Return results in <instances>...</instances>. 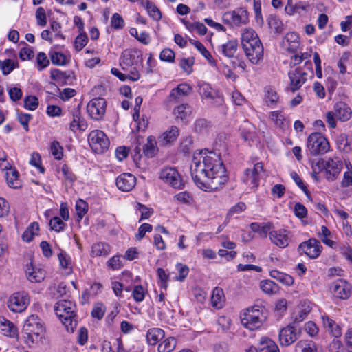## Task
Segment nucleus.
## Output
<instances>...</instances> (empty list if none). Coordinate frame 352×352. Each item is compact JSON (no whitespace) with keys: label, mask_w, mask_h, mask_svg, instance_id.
<instances>
[{"label":"nucleus","mask_w":352,"mask_h":352,"mask_svg":"<svg viewBox=\"0 0 352 352\" xmlns=\"http://www.w3.org/2000/svg\"><path fill=\"white\" fill-rule=\"evenodd\" d=\"M190 173L196 185L205 191L221 188L228 179L220 155L214 152L194 153Z\"/></svg>","instance_id":"obj_1"},{"label":"nucleus","mask_w":352,"mask_h":352,"mask_svg":"<svg viewBox=\"0 0 352 352\" xmlns=\"http://www.w3.org/2000/svg\"><path fill=\"white\" fill-rule=\"evenodd\" d=\"M23 331L25 334V342L30 346L42 342L45 338V328L41 320L35 315H31L26 319Z\"/></svg>","instance_id":"obj_2"},{"label":"nucleus","mask_w":352,"mask_h":352,"mask_svg":"<svg viewBox=\"0 0 352 352\" xmlns=\"http://www.w3.org/2000/svg\"><path fill=\"white\" fill-rule=\"evenodd\" d=\"M266 318L265 307L261 305H254L241 314V324L251 331L259 329Z\"/></svg>","instance_id":"obj_3"},{"label":"nucleus","mask_w":352,"mask_h":352,"mask_svg":"<svg viewBox=\"0 0 352 352\" xmlns=\"http://www.w3.org/2000/svg\"><path fill=\"white\" fill-rule=\"evenodd\" d=\"M75 309V303L72 300L66 299L60 300L54 306L56 314L68 331H73L77 324Z\"/></svg>","instance_id":"obj_4"},{"label":"nucleus","mask_w":352,"mask_h":352,"mask_svg":"<svg viewBox=\"0 0 352 352\" xmlns=\"http://www.w3.org/2000/svg\"><path fill=\"white\" fill-rule=\"evenodd\" d=\"M288 75L290 80L289 89L295 92L301 87L308 78L314 76L311 62L309 60L305 62L303 67H296L290 71Z\"/></svg>","instance_id":"obj_5"},{"label":"nucleus","mask_w":352,"mask_h":352,"mask_svg":"<svg viewBox=\"0 0 352 352\" xmlns=\"http://www.w3.org/2000/svg\"><path fill=\"white\" fill-rule=\"evenodd\" d=\"M307 148L311 155H322L329 151L330 145L320 133H313L307 138Z\"/></svg>","instance_id":"obj_6"},{"label":"nucleus","mask_w":352,"mask_h":352,"mask_svg":"<svg viewBox=\"0 0 352 352\" xmlns=\"http://www.w3.org/2000/svg\"><path fill=\"white\" fill-rule=\"evenodd\" d=\"M30 302L29 294L24 291L16 292L10 295L6 302L8 308L14 313L24 311Z\"/></svg>","instance_id":"obj_7"},{"label":"nucleus","mask_w":352,"mask_h":352,"mask_svg":"<svg viewBox=\"0 0 352 352\" xmlns=\"http://www.w3.org/2000/svg\"><path fill=\"white\" fill-rule=\"evenodd\" d=\"M316 166H318V171L324 169L327 179L329 181H333L339 175L342 168V162L337 158H329L327 161L320 160L316 162Z\"/></svg>","instance_id":"obj_8"},{"label":"nucleus","mask_w":352,"mask_h":352,"mask_svg":"<svg viewBox=\"0 0 352 352\" xmlns=\"http://www.w3.org/2000/svg\"><path fill=\"white\" fill-rule=\"evenodd\" d=\"M88 142L92 150L97 153L107 151L110 144L107 136L100 130L92 131L88 135Z\"/></svg>","instance_id":"obj_9"},{"label":"nucleus","mask_w":352,"mask_h":352,"mask_svg":"<svg viewBox=\"0 0 352 352\" xmlns=\"http://www.w3.org/2000/svg\"><path fill=\"white\" fill-rule=\"evenodd\" d=\"M301 329L294 322L289 324L279 331V342L282 346H288L294 343L300 337Z\"/></svg>","instance_id":"obj_10"},{"label":"nucleus","mask_w":352,"mask_h":352,"mask_svg":"<svg viewBox=\"0 0 352 352\" xmlns=\"http://www.w3.org/2000/svg\"><path fill=\"white\" fill-rule=\"evenodd\" d=\"M199 93L202 99L208 100L212 105L219 107L223 103V97L218 91L214 89L210 85L206 82L198 84Z\"/></svg>","instance_id":"obj_11"},{"label":"nucleus","mask_w":352,"mask_h":352,"mask_svg":"<svg viewBox=\"0 0 352 352\" xmlns=\"http://www.w3.org/2000/svg\"><path fill=\"white\" fill-rule=\"evenodd\" d=\"M246 56L253 64H257L263 57V47L259 38L242 45Z\"/></svg>","instance_id":"obj_12"},{"label":"nucleus","mask_w":352,"mask_h":352,"mask_svg":"<svg viewBox=\"0 0 352 352\" xmlns=\"http://www.w3.org/2000/svg\"><path fill=\"white\" fill-rule=\"evenodd\" d=\"M223 20L233 26H241L248 23L249 14L245 8H239L233 11L226 12Z\"/></svg>","instance_id":"obj_13"},{"label":"nucleus","mask_w":352,"mask_h":352,"mask_svg":"<svg viewBox=\"0 0 352 352\" xmlns=\"http://www.w3.org/2000/svg\"><path fill=\"white\" fill-rule=\"evenodd\" d=\"M160 177L174 188L181 189L184 186L180 175L173 168H166L162 170Z\"/></svg>","instance_id":"obj_14"},{"label":"nucleus","mask_w":352,"mask_h":352,"mask_svg":"<svg viewBox=\"0 0 352 352\" xmlns=\"http://www.w3.org/2000/svg\"><path fill=\"white\" fill-rule=\"evenodd\" d=\"M87 112L92 119L99 120L106 111V101L102 98H95L87 104Z\"/></svg>","instance_id":"obj_15"},{"label":"nucleus","mask_w":352,"mask_h":352,"mask_svg":"<svg viewBox=\"0 0 352 352\" xmlns=\"http://www.w3.org/2000/svg\"><path fill=\"white\" fill-rule=\"evenodd\" d=\"M142 60V55L140 51L136 50H125L122 53L120 65L124 71H128L129 67L138 65Z\"/></svg>","instance_id":"obj_16"},{"label":"nucleus","mask_w":352,"mask_h":352,"mask_svg":"<svg viewBox=\"0 0 352 352\" xmlns=\"http://www.w3.org/2000/svg\"><path fill=\"white\" fill-rule=\"evenodd\" d=\"M263 171V165L258 162L251 168H247L245 171L243 182L248 185H252V188H256L259 184L260 173Z\"/></svg>","instance_id":"obj_17"},{"label":"nucleus","mask_w":352,"mask_h":352,"mask_svg":"<svg viewBox=\"0 0 352 352\" xmlns=\"http://www.w3.org/2000/svg\"><path fill=\"white\" fill-rule=\"evenodd\" d=\"M321 249L320 243L316 239H310L299 245V250L305 252L311 258L318 257L321 252Z\"/></svg>","instance_id":"obj_18"},{"label":"nucleus","mask_w":352,"mask_h":352,"mask_svg":"<svg viewBox=\"0 0 352 352\" xmlns=\"http://www.w3.org/2000/svg\"><path fill=\"white\" fill-rule=\"evenodd\" d=\"M270 239L272 243L282 248L287 247L290 241L289 232L284 229L272 230L270 232Z\"/></svg>","instance_id":"obj_19"},{"label":"nucleus","mask_w":352,"mask_h":352,"mask_svg":"<svg viewBox=\"0 0 352 352\" xmlns=\"http://www.w3.org/2000/svg\"><path fill=\"white\" fill-rule=\"evenodd\" d=\"M136 184V178L131 173H123L116 179L118 188L124 191L129 192L131 190Z\"/></svg>","instance_id":"obj_20"},{"label":"nucleus","mask_w":352,"mask_h":352,"mask_svg":"<svg viewBox=\"0 0 352 352\" xmlns=\"http://www.w3.org/2000/svg\"><path fill=\"white\" fill-rule=\"evenodd\" d=\"M25 274L30 282L39 283L44 280L46 272L41 265H28Z\"/></svg>","instance_id":"obj_21"},{"label":"nucleus","mask_w":352,"mask_h":352,"mask_svg":"<svg viewBox=\"0 0 352 352\" xmlns=\"http://www.w3.org/2000/svg\"><path fill=\"white\" fill-rule=\"evenodd\" d=\"M283 47L289 52H295L300 46V38L295 32H288L282 41Z\"/></svg>","instance_id":"obj_22"},{"label":"nucleus","mask_w":352,"mask_h":352,"mask_svg":"<svg viewBox=\"0 0 352 352\" xmlns=\"http://www.w3.org/2000/svg\"><path fill=\"white\" fill-rule=\"evenodd\" d=\"M334 296L341 299H346L351 294L350 286L343 280H338L332 285Z\"/></svg>","instance_id":"obj_23"},{"label":"nucleus","mask_w":352,"mask_h":352,"mask_svg":"<svg viewBox=\"0 0 352 352\" xmlns=\"http://www.w3.org/2000/svg\"><path fill=\"white\" fill-rule=\"evenodd\" d=\"M72 121L70 123L69 129L73 132H76L78 130L84 131L87 129V122L81 118L80 111L78 108L74 109L72 111Z\"/></svg>","instance_id":"obj_24"},{"label":"nucleus","mask_w":352,"mask_h":352,"mask_svg":"<svg viewBox=\"0 0 352 352\" xmlns=\"http://www.w3.org/2000/svg\"><path fill=\"white\" fill-rule=\"evenodd\" d=\"M311 310V303L309 301H302L297 307L293 316L294 323L302 322Z\"/></svg>","instance_id":"obj_25"},{"label":"nucleus","mask_w":352,"mask_h":352,"mask_svg":"<svg viewBox=\"0 0 352 352\" xmlns=\"http://www.w3.org/2000/svg\"><path fill=\"white\" fill-rule=\"evenodd\" d=\"M322 324L327 331L335 338L342 336V327L328 316H322Z\"/></svg>","instance_id":"obj_26"},{"label":"nucleus","mask_w":352,"mask_h":352,"mask_svg":"<svg viewBox=\"0 0 352 352\" xmlns=\"http://www.w3.org/2000/svg\"><path fill=\"white\" fill-rule=\"evenodd\" d=\"M257 350L258 352H280L276 342L267 337H262L259 340Z\"/></svg>","instance_id":"obj_27"},{"label":"nucleus","mask_w":352,"mask_h":352,"mask_svg":"<svg viewBox=\"0 0 352 352\" xmlns=\"http://www.w3.org/2000/svg\"><path fill=\"white\" fill-rule=\"evenodd\" d=\"M165 333L161 328L153 327L146 332V340L149 345L154 346L164 338Z\"/></svg>","instance_id":"obj_28"},{"label":"nucleus","mask_w":352,"mask_h":352,"mask_svg":"<svg viewBox=\"0 0 352 352\" xmlns=\"http://www.w3.org/2000/svg\"><path fill=\"white\" fill-rule=\"evenodd\" d=\"M179 129L175 126H170L164 131L159 138V141L162 145H167L175 142L179 135Z\"/></svg>","instance_id":"obj_29"},{"label":"nucleus","mask_w":352,"mask_h":352,"mask_svg":"<svg viewBox=\"0 0 352 352\" xmlns=\"http://www.w3.org/2000/svg\"><path fill=\"white\" fill-rule=\"evenodd\" d=\"M335 116L342 120L346 121L351 118V111L344 102H338L334 106Z\"/></svg>","instance_id":"obj_30"},{"label":"nucleus","mask_w":352,"mask_h":352,"mask_svg":"<svg viewBox=\"0 0 352 352\" xmlns=\"http://www.w3.org/2000/svg\"><path fill=\"white\" fill-rule=\"evenodd\" d=\"M225 302V296L221 288L215 287L211 296V304L216 309H221Z\"/></svg>","instance_id":"obj_31"},{"label":"nucleus","mask_w":352,"mask_h":352,"mask_svg":"<svg viewBox=\"0 0 352 352\" xmlns=\"http://www.w3.org/2000/svg\"><path fill=\"white\" fill-rule=\"evenodd\" d=\"M237 42L236 41H229L220 47L221 53L228 58H233L237 50Z\"/></svg>","instance_id":"obj_32"},{"label":"nucleus","mask_w":352,"mask_h":352,"mask_svg":"<svg viewBox=\"0 0 352 352\" xmlns=\"http://www.w3.org/2000/svg\"><path fill=\"white\" fill-rule=\"evenodd\" d=\"M259 287L263 293L267 295L275 294L279 289L277 284L268 279L261 280L259 283Z\"/></svg>","instance_id":"obj_33"},{"label":"nucleus","mask_w":352,"mask_h":352,"mask_svg":"<svg viewBox=\"0 0 352 352\" xmlns=\"http://www.w3.org/2000/svg\"><path fill=\"white\" fill-rule=\"evenodd\" d=\"M270 275L272 278L276 279L286 285H291L294 283V278L292 276L276 270H270Z\"/></svg>","instance_id":"obj_34"},{"label":"nucleus","mask_w":352,"mask_h":352,"mask_svg":"<svg viewBox=\"0 0 352 352\" xmlns=\"http://www.w3.org/2000/svg\"><path fill=\"white\" fill-rule=\"evenodd\" d=\"M48 289L54 298L68 296L69 289L64 283H60L57 286H50Z\"/></svg>","instance_id":"obj_35"},{"label":"nucleus","mask_w":352,"mask_h":352,"mask_svg":"<svg viewBox=\"0 0 352 352\" xmlns=\"http://www.w3.org/2000/svg\"><path fill=\"white\" fill-rule=\"evenodd\" d=\"M272 226L270 223H252L250 224L252 230L258 232L262 238H266L268 234L270 235V232L272 231Z\"/></svg>","instance_id":"obj_36"},{"label":"nucleus","mask_w":352,"mask_h":352,"mask_svg":"<svg viewBox=\"0 0 352 352\" xmlns=\"http://www.w3.org/2000/svg\"><path fill=\"white\" fill-rule=\"evenodd\" d=\"M144 154L148 157H153L157 151L156 141L154 137L149 136L147 138V142L142 148Z\"/></svg>","instance_id":"obj_37"},{"label":"nucleus","mask_w":352,"mask_h":352,"mask_svg":"<svg viewBox=\"0 0 352 352\" xmlns=\"http://www.w3.org/2000/svg\"><path fill=\"white\" fill-rule=\"evenodd\" d=\"M19 173L16 169L9 168L6 173V179L8 186L13 188L20 187V182L18 179Z\"/></svg>","instance_id":"obj_38"},{"label":"nucleus","mask_w":352,"mask_h":352,"mask_svg":"<svg viewBox=\"0 0 352 352\" xmlns=\"http://www.w3.org/2000/svg\"><path fill=\"white\" fill-rule=\"evenodd\" d=\"M177 344V340L173 337H168L162 340L158 345V352H171Z\"/></svg>","instance_id":"obj_39"},{"label":"nucleus","mask_w":352,"mask_h":352,"mask_svg":"<svg viewBox=\"0 0 352 352\" xmlns=\"http://www.w3.org/2000/svg\"><path fill=\"white\" fill-rule=\"evenodd\" d=\"M295 352H317V346L313 342L300 340L295 346Z\"/></svg>","instance_id":"obj_40"},{"label":"nucleus","mask_w":352,"mask_h":352,"mask_svg":"<svg viewBox=\"0 0 352 352\" xmlns=\"http://www.w3.org/2000/svg\"><path fill=\"white\" fill-rule=\"evenodd\" d=\"M1 325L3 335L10 338H13L16 335L17 329L15 325L10 320L3 318Z\"/></svg>","instance_id":"obj_41"},{"label":"nucleus","mask_w":352,"mask_h":352,"mask_svg":"<svg viewBox=\"0 0 352 352\" xmlns=\"http://www.w3.org/2000/svg\"><path fill=\"white\" fill-rule=\"evenodd\" d=\"M39 230L38 223L36 222L32 223L27 229L24 231L22 239L25 242L31 241L34 236L38 234Z\"/></svg>","instance_id":"obj_42"},{"label":"nucleus","mask_w":352,"mask_h":352,"mask_svg":"<svg viewBox=\"0 0 352 352\" xmlns=\"http://www.w3.org/2000/svg\"><path fill=\"white\" fill-rule=\"evenodd\" d=\"M110 250L109 245L104 243H98L93 245L91 254L93 256H106Z\"/></svg>","instance_id":"obj_43"},{"label":"nucleus","mask_w":352,"mask_h":352,"mask_svg":"<svg viewBox=\"0 0 352 352\" xmlns=\"http://www.w3.org/2000/svg\"><path fill=\"white\" fill-rule=\"evenodd\" d=\"M267 23L269 27L271 29H274L276 33L280 34L284 30L281 20L276 15H270L267 19Z\"/></svg>","instance_id":"obj_44"},{"label":"nucleus","mask_w":352,"mask_h":352,"mask_svg":"<svg viewBox=\"0 0 352 352\" xmlns=\"http://www.w3.org/2000/svg\"><path fill=\"white\" fill-rule=\"evenodd\" d=\"M190 108L188 104H182L174 109L173 114L175 116L177 119L183 120L190 115Z\"/></svg>","instance_id":"obj_45"},{"label":"nucleus","mask_w":352,"mask_h":352,"mask_svg":"<svg viewBox=\"0 0 352 352\" xmlns=\"http://www.w3.org/2000/svg\"><path fill=\"white\" fill-rule=\"evenodd\" d=\"M106 312V306L101 302H98L93 305L91 310V316L98 320H100Z\"/></svg>","instance_id":"obj_46"},{"label":"nucleus","mask_w":352,"mask_h":352,"mask_svg":"<svg viewBox=\"0 0 352 352\" xmlns=\"http://www.w3.org/2000/svg\"><path fill=\"white\" fill-rule=\"evenodd\" d=\"M147 294V289L141 285L134 286L132 296L136 302H142Z\"/></svg>","instance_id":"obj_47"},{"label":"nucleus","mask_w":352,"mask_h":352,"mask_svg":"<svg viewBox=\"0 0 352 352\" xmlns=\"http://www.w3.org/2000/svg\"><path fill=\"white\" fill-rule=\"evenodd\" d=\"M18 67V63L14 61L12 59H6L4 60H0V69L2 71L4 75H8L12 72V71Z\"/></svg>","instance_id":"obj_48"},{"label":"nucleus","mask_w":352,"mask_h":352,"mask_svg":"<svg viewBox=\"0 0 352 352\" xmlns=\"http://www.w3.org/2000/svg\"><path fill=\"white\" fill-rule=\"evenodd\" d=\"M336 142L340 150L346 153L351 150L350 142L347 135L344 133L340 134L338 137Z\"/></svg>","instance_id":"obj_49"},{"label":"nucleus","mask_w":352,"mask_h":352,"mask_svg":"<svg viewBox=\"0 0 352 352\" xmlns=\"http://www.w3.org/2000/svg\"><path fill=\"white\" fill-rule=\"evenodd\" d=\"M190 42L193 44L195 47L200 52V53L208 60L210 63H214V59L210 53L209 51L204 46V45L198 41L195 40H190Z\"/></svg>","instance_id":"obj_50"},{"label":"nucleus","mask_w":352,"mask_h":352,"mask_svg":"<svg viewBox=\"0 0 352 352\" xmlns=\"http://www.w3.org/2000/svg\"><path fill=\"white\" fill-rule=\"evenodd\" d=\"M157 276L159 278L158 284L161 289L164 291L168 288V280L170 275L167 274L166 272L162 268L157 270ZM171 277L173 276V273L170 274Z\"/></svg>","instance_id":"obj_51"},{"label":"nucleus","mask_w":352,"mask_h":352,"mask_svg":"<svg viewBox=\"0 0 352 352\" xmlns=\"http://www.w3.org/2000/svg\"><path fill=\"white\" fill-rule=\"evenodd\" d=\"M144 3H146V9L150 16L153 18L155 20H159L161 19V12L155 4L148 0H146Z\"/></svg>","instance_id":"obj_52"},{"label":"nucleus","mask_w":352,"mask_h":352,"mask_svg":"<svg viewBox=\"0 0 352 352\" xmlns=\"http://www.w3.org/2000/svg\"><path fill=\"white\" fill-rule=\"evenodd\" d=\"M102 289V285L100 283H93L89 290H87L82 294L84 298H89L90 296H94L100 294Z\"/></svg>","instance_id":"obj_53"},{"label":"nucleus","mask_w":352,"mask_h":352,"mask_svg":"<svg viewBox=\"0 0 352 352\" xmlns=\"http://www.w3.org/2000/svg\"><path fill=\"white\" fill-rule=\"evenodd\" d=\"M254 38H259L257 34L252 29H245L241 35V45L254 41Z\"/></svg>","instance_id":"obj_54"},{"label":"nucleus","mask_w":352,"mask_h":352,"mask_svg":"<svg viewBox=\"0 0 352 352\" xmlns=\"http://www.w3.org/2000/svg\"><path fill=\"white\" fill-rule=\"evenodd\" d=\"M88 38L85 32H81L76 38L74 47L77 51H80L87 43Z\"/></svg>","instance_id":"obj_55"},{"label":"nucleus","mask_w":352,"mask_h":352,"mask_svg":"<svg viewBox=\"0 0 352 352\" xmlns=\"http://www.w3.org/2000/svg\"><path fill=\"white\" fill-rule=\"evenodd\" d=\"M287 309V301L284 299L281 298L278 300L274 305V312L280 316H282Z\"/></svg>","instance_id":"obj_56"},{"label":"nucleus","mask_w":352,"mask_h":352,"mask_svg":"<svg viewBox=\"0 0 352 352\" xmlns=\"http://www.w3.org/2000/svg\"><path fill=\"white\" fill-rule=\"evenodd\" d=\"M37 68L41 71L50 65V60L44 52H39L36 56Z\"/></svg>","instance_id":"obj_57"},{"label":"nucleus","mask_w":352,"mask_h":352,"mask_svg":"<svg viewBox=\"0 0 352 352\" xmlns=\"http://www.w3.org/2000/svg\"><path fill=\"white\" fill-rule=\"evenodd\" d=\"M63 147L58 141H54L51 144V151L56 160H60L63 156Z\"/></svg>","instance_id":"obj_58"},{"label":"nucleus","mask_w":352,"mask_h":352,"mask_svg":"<svg viewBox=\"0 0 352 352\" xmlns=\"http://www.w3.org/2000/svg\"><path fill=\"white\" fill-rule=\"evenodd\" d=\"M38 106V99L34 96H28L24 99L25 108L33 111Z\"/></svg>","instance_id":"obj_59"},{"label":"nucleus","mask_w":352,"mask_h":352,"mask_svg":"<svg viewBox=\"0 0 352 352\" xmlns=\"http://www.w3.org/2000/svg\"><path fill=\"white\" fill-rule=\"evenodd\" d=\"M291 177L294 179V181L296 182V184L298 185V186L303 190V192L306 194L307 198L311 200V195L307 190V186L304 184L303 182L299 177V175L296 172H292L291 173Z\"/></svg>","instance_id":"obj_60"},{"label":"nucleus","mask_w":352,"mask_h":352,"mask_svg":"<svg viewBox=\"0 0 352 352\" xmlns=\"http://www.w3.org/2000/svg\"><path fill=\"white\" fill-rule=\"evenodd\" d=\"M76 210L78 217V221H80L88 210L87 203L82 200L77 201L76 205Z\"/></svg>","instance_id":"obj_61"},{"label":"nucleus","mask_w":352,"mask_h":352,"mask_svg":"<svg viewBox=\"0 0 352 352\" xmlns=\"http://www.w3.org/2000/svg\"><path fill=\"white\" fill-rule=\"evenodd\" d=\"M177 270L179 272V275L173 276L172 278L177 281H183L188 274V267L187 265H177Z\"/></svg>","instance_id":"obj_62"},{"label":"nucleus","mask_w":352,"mask_h":352,"mask_svg":"<svg viewBox=\"0 0 352 352\" xmlns=\"http://www.w3.org/2000/svg\"><path fill=\"white\" fill-rule=\"evenodd\" d=\"M265 102L268 106L273 105L276 104L278 100V96L277 93L272 90L269 89L267 91V94L265 96Z\"/></svg>","instance_id":"obj_63"},{"label":"nucleus","mask_w":352,"mask_h":352,"mask_svg":"<svg viewBox=\"0 0 352 352\" xmlns=\"http://www.w3.org/2000/svg\"><path fill=\"white\" fill-rule=\"evenodd\" d=\"M50 226L51 229L56 232H60L63 230L65 224L63 221L58 217H54L50 221Z\"/></svg>","instance_id":"obj_64"}]
</instances>
